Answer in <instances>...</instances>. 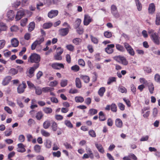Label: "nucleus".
<instances>
[{"label": "nucleus", "instance_id": "dca6fc26", "mask_svg": "<svg viewBox=\"0 0 160 160\" xmlns=\"http://www.w3.org/2000/svg\"><path fill=\"white\" fill-rule=\"evenodd\" d=\"M14 12L12 10H10L7 13V16L8 18L10 20H12L14 18Z\"/></svg>", "mask_w": 160, "mask_h": 160}, {"label": "nucleus", "instance_id": "58836bf2", "mask_svg": "<svg viewBox=\"0 0 160 160\" xmlns=\"http://www.w3.org/2000/svg\"><path fill=\"white\" fill-rule=\"evenodd\" d=\"M52 24L51 22H48L44 23L43 25V28L44 29H48L50 28Z\"/></svg>", "mask_w": 160, "mask_h": 160}, {"label": "nucleus", "instance_id": "79ce46f5", "mask_svg": "<svg viewBox=\"0 0 160 160\" xmlns=\"http://www.w3.org/2000/svg\"><path fill=\"white\" fill-rule=\"evenodd\" d=\"M98 112L97 110L92 108L90 109L89 111V113L90 115L92 116L97 114Z\"/></svg>", "mask_w": 160, "mask_h": 160}, {"label": "nucleus", "instance_id": "39448f33", "mask_svg": "<svg viewBox=\"0 0 160 160\" xmlns=\"http://www.w3.org/2000/svg\"><path fill=\"white\" fill-rule=\"evenodd\" d=\"M111 11L112 14L116 18L119 17L120 15L118 12L117 7L114 5H112L111 7Z\"/></svg>", "mask_w": 160, "mask_h": 160}, {"label": "nucleus", "instance_id": "ddd939ff", "mask_svg": "<svg viewBox=\"0 0 160 160\" xmlns=\"http://www.w3.org/2000/svg\"><path fill=\"white\" fill-rule=\"evenodd\" d=\"M18 148L17 149V151L18 152H23L26 151L25 148V146L22 143H20L18 144Z\"/></svg>", "mask_w": 160, "mask_h": 160}, {"label": "nucleus", "instance_id": "a19ab883", "mask_svg": "<svg viewBox=\"0 0 160 160\" xmlns=\"http://www.w3.org/2000/svg\"><path fill=\"white\" fill-rule=\"evenodd\" d=\"M34 149L36 152L39 153L41 151V147L38 145H36L34 147Z\"/></svg>", "mask_w": 160, "mask_h": 160}, {"label": "nucleus", "instance_id": "4468645a", "mask_svg": "<svg viewBox=\"0 0 160 160\" xmlns=\"http://www.w3.org/2000/svg\"><path fill=\"white\" fill-rule=\"evenodd\" d=\"M95 146L98 151L100 153H103L104 152V148L101 144L96 143H95Z\"/></svg>", "mask_w": 160, "mask_h": 160}, {"label": "nucleus", "instance_id": "5fc2aeb1", "mask_svg": "<svg viewBox=\"0 0 160 160\" xmlns=\"http://www.w3.org/2000/svg\"><path fill=\"white\" fill-rule=\"evenodd\" d=\"M140 82L141 83L146 85H148L150 83V82H148L145 79L143 78H140Z\"/></svg>", "mask_w": 160, "mask_h": 160}, {"label": "nucleus", "instance_id": "4d7b16f0", "mask_svg": "<svg viewBox=\"0 0 160 160\" xmlns=\"http://www.w3.org/2000/svg\"><path fill=\"white\" fill-rule=\"evenodd\" d=\"M44 38L43 37H42L40 38L35 41V42H36V43L38 45H39L44 41Z\"/></svg>", "mask_w": 160, "mask_h": 160}, {"label": "nucleus", "instance_id": "de8ad7c7", "mask_svg": "<svg viewBox=\"0 0 160 160\" xmlns=\"http://www.w3.org/2000/svg\"><path fill=\"white\" fill-rule=\"evenodd\" d=\"M51 141L49 140H47L44 145L46 147L48 148H50L51 147Z\"/></svg>", "mask_w": 160, "mask_h": 160}, {"label": "nucleus", "instance_id": "774afa93", "mask_svg": "<svg viewBox=\"0 0 160 160\" xmlns=\"http://www.w3.org/2000/svg\"><path fill=\"white\" fill-rule=\"evenodd\" d=\"M18 72V71L15 68H11L10 70V73L12 75H15Z\"/></svg>", "mask_w": 160, "mask_h": 160}, {"label": "nucleus", "instance_id": "680f3d73", "mask_svg": "<svg viewBox=\"0 0 160 160\" xmlns=\"http://www.w3.org/2000/svg\"><path fill=\"white\" fill-rule=\"evenodd\" d=\"M5 43L6 42L5 40H0V50L3 48Z\"/></svg>", "mask_w": 160, "mask_h": 160}, {"label": "nucleus", "instance_id": "9b49d317", "mask_svg": "<svg viewBox=\"0 0 160 160\" xmlns=\"http://www.w3.org/2000/svg\"><path fill=\"white\" fill-rule=\"evenodd\" d=\"M25 11L23 9H22L18 11L15 17L16 20H19L21 19L22 17L24 15Z\"/></svg>", "mask_w": 160, "mask_h": 160}, {"label": "nucleus", "instance_id": "ea45409f", "mask_svg": "<svg viewBox=\"0 0 160 160\" xmlns=\"http://www.w3.org/2000/svg\"><path fill=\"white\" fill-rule=\"evenodd\" d=\"M68 81L66 79H63L61 80L60 82L61 86L64 87L66 86L68 84Z\"/></svg>", "mask_w": 160, "mask_h": 160}, {"label": "nucleus", "instance_id": "8fccbe9b", "mask_svg": "<svg viewBox=\"0 0 160 160\" xmlns=\"http://www.w3.org/2000/svg\"><path fill=\"white\" fill-rule=\"evenodd\" d=\"M104 35L105 37L108 38H109L112 37V33L110 32L107 31L104 32Z\"/></svg>", "mask_w": 160, "mask_h": 160}, {"label": "nucleus", "instance_id": "f3484780", "mask_svg": "<svg viewBox=\"0 0 160 160\" xmlns=\"http://www.w3.org/2000/svg\"><path fill=\"white\" fill-rule=\"evenodd\" d=\"M35 71V70L33 68H32V67L30 68L28 70L27 72V76L29 78H32L33 76L34 75V73Z\"/></svg>", "mask_w": 160, "mask_h": 160}, {"label": "nucleus", "instance_id": "f03ea898", "mask_svg": "<svg viewBox=\"0 0 160 160\" xmlns=\"http://www.w3.org/2000/svg\"><path fill=\"white\" fill-rule=\"evenodd\" d=\"M41 57L40 56L36 53L32 54L29 57L28 61L31 63H38L40 61Z\"/></svg>", "mask_w": 160, "mask_h": 160}, {"label": "nucleus", "instance_id": "9d476101", "mask_svg": "<svg viewBox=\"0 0 160 160\" xmlns=\"http://www.w3.org/2000/svg\"><path fill=\"white\" fill-rule=\"evenodd\" d=\"M115 45L114 44H108L107 47L105 48V51L108 54H110L113 53V50L112 48H114Z\"/></svg>", "mask_w": 160, "mask_h": 160}, {"label": "nucleus", "instance_id": "864d4df0", "mask_svg": "<svg viewBox=\"0 0 160 160\" xmlns=\"http://www.w3.org/2000/svg\"><path fill=\"white\" fill-rule=\"evenodd\" d=\"M12 130L11 129H9L8 130H6L4 132L5 135L6 137L10 136L12 133Z\"/></svg>", "mask_w": 160, "mask_h": 160}, {"label": "nucleus", "instance_id": "f8f14e48", "mask_svg": "<svg viewBox=\"0 0 160 160\" xmlns=\"http://www.w3.org/2000/svg\"><path fill=\"white\" fill-rule=\"evenodd\" d=\"M52 67L55 69H60L61 68H64V66L62 63H53L52 65Z\"/></svg>", "mask_w": 160, "mask_h": 160}, {"label": "nucleus", "instance_id": "412c9836", "mask_svg": "<svg viewBox=\"0 0 160 160\" xmlns=\"http://www.w3.org/2000/svg\"><path fill=\"white\" fill-rule=\"evenodd\" d=\"M155 24L157 25H160V12H157L156 14Z\"/></svg>", "mask_w": 160, "mask_h": 160}, {"label": "nucleus", "instance_id": "4be33fe9", "mask_svg": "<svg viewBox=\"0 0 160 160\" xmlns=\"http://www.w3.org/2000/svg\"><path fill=\"white\" fill-rule=\"evenodd\" d=\"M116 48L117 50L121 52H124L125 51V49L124 47L119 44H116Z\"/></svg>", "mask_w": 160, "mask_h": 160}, {"label": "nucleus", "instance_id": "aec40b11", "mask_svg": "<svg viewBox=\"0 0 160 160\" xmlns=\"http://www.w3.org/2000/svg\"><path fill=\"white\" fill-rule=\"evenodd\" d=\"M115 125L119 128H121L122 126V121L119 118H117L115 120Z\"/></svg>", "mask_w": 160, "mask_h": 160}, {"label": "nucleus", "instance_id": "13d9d810", "mask_svg": "<svg viewBox=\"0 0 160 160\" xmlns=\"http://www.w3.org/2000/svg\"><path fill=\"white\" fill-rule=\"evenodd\" d=\"M154 80L157 82L160 83V76L158 74H155Z\"/></svg>", "mask_w": 160, "mask_h": 160}, {"label": "nucleus", "instance_id": "c85d7f7f", "mask_svg": "<svg viewBox=\"0 0 160 160\" xmlns=\"http://www.w3.org/2000/svg\"><path fill=\"white\" fill-rule=\"evenodd\" d=\"M106 89L104 87H102L101 88L98 92V94L99 95L102 97L103 96V94L105 92Z\"/></svg>", "mask_w": 160, "mask_h": 160}, {"label": "nucleus", "instance_id": "6e6552de", "mask_svg": "<svg viewBox=\"0 0 160 160\" xmlns=\"http://www.w3.org/2000/svg\"><path fill=\"white\" fill-rule=\"evenodd\" d=\"M58 13V11L56 10H52L48 13V17L51 18H53L57 16Z\"/></svg>", "mask_w": 160, "mask_h": 160}, {"label": "nucleus", "instance_id": "423d86ee", "mask_svg": "<svg viewBox=\"0 0 160 160\" xmlns=\"http://www.w3.org/2000/svg\"><path fill=\"white\" fill-rule=\"evenodd\" d=\"M93 21V19L89 15L85 14L84 15L83 24L84 25L87 26L91 22Z\"/></svg>", "mask_w": 160, "mask_h": 160}, {"label": "nucleus", "instance_id": "7c9ffc66", "mask_svg": "<svg viewBox=\"0 0 160 160\" xmlns=\"http://www.w3.org/2000/svg\"><path fill=\"white\" fill-rule=\"evenodd\" d=\"M99 120L101 121H104L106 120V118L102 111H100L99 113Z\"/></svg>", "mask_w": 160, "mask_h": 160}, {"label": "nucleus", "instance_id": "a18cd8bd", "mask_svg": "<svg viewBox=\"0 0 160 160\" xmlns=\"http://www.w3.org/2000/svg\"><path fill=\"white\" fill-rule=\"evenodd\" d=\"M50 125V122L48 121H46L43 123V127L44 128L47 129L48 128Z\"/></svg>", "mask_w": 160, "mask_h": 160}, {"label": "nucleus", "instance_id": "473e14b6", "mask_svg": "<svg viewBox=\"0 0 160 160\" xmlns=\"http://www.w3.org/2000/svg\"><path fill=\"white\" fill-rule=\"evenodd\" d=\"M35 27V23L34 22H30L29 25L28 30L29 31L31 32L32 31L34 28Z\"/></svg>", "mask_w": 160, "mask_h": 160}, {"label": "nucleus", "instance_id": "e2e57ef3", "mask_svg": "<svg viewBox=\"0 0 160 160\" xmlns=\"http://www.w3.org/2000/svg\"><path fill=\"white\" fill-rule=\"evenodd\" d=\"M58 84L57 81L55 80L51 82H50L49 85L51 87H55Z\"/></svg>", "mask_w": 160, "mask_h": 160}, {"label": "nucleus", "instance_id": "c9c22d12", "mask_svg": "<svg viewBox=\"0 0 160 160\" xmlns=\"http://www.w3.org/2000/svg\"><path fill=\"white\" fill-rule=\"evenodd\" d=\"M43 111L47 114L51 113L52 112V109L49 108L45 107L43 109Z\"/></svg>", "mask_w": 160, "mask_h": 160}, {"label": "nucleus", "instance_id": "37998d69", "mask_svg": "<svg viewBox=\"0 0 160 160\" xmlns=\"http://www.w3.org/2000/svg\"><path fill=\"white\" fill-rule=\"evenodd\" d=\"M111 109L113 112H116L117 111V106L115 103H112L111 104Z\"/></svg>", "mask_w": 160, "mask_h": 160}, {"label": "nucleus", "instance_id": "c03bdc74", "mask_svg": "<svg viewBox=\"0 0 160 160\" xmlns=\"http://www.w3.org/2000/svg\"><path fill=\"white\" fill-rule=\"evenodd\" d=\"M90 38L92 41L95 44H97L98 42V39L96 37H94L92 35L90 36Z\"/></svg>", "mask_w": 160, "mask_h": 160}, {"label": "nucleus", "instance_id": "393cba45", "mask_svg": "<svg viewBox=\"0 0 160 160\" xmlns=\"http://www.w3.org/2000/svg\"><path fill=\"white\" fill-rule=\"evenodd\" d=\"M11 42L12 46L14 47H17L19 44L18 41L15 38L12 39L11 41Z\"/></svg>", "mask_w": 160, "mask_h": 160}, {"label": "nucleus", "instance_id": "bb28decb", "mask_svg": "<svg viewBox=\"0 0 160 160\" xmlns=\"http://www.w3.org/2000/svg\"><path fill=\"white\" fill-rule=\"evenodd\" d=\"M54 90L53 88H50L49 87H45L43 88H42V92H51Z\"/></svg>", "mask_w": 160, "mask_h": 160}, {"label": "nucleus", "instance_id": "a211bd4d", "mask_svg": "<svg viewBox=\"0 0 160 160\" xmlns=\"http://www.w3.org/2000/svg\"><path fill=\"white\" fill-rule=\"evenodd\" d=\"M11 79V77L8 76L6 77L3 80L2 84L4 86L7 85Z\"/></svg>", "mask_w": 160, "mask_h": 160}, {"label": "nucleus", "instance_id": "09e8293b", "mask_svg": "<svg viewBox=\"0 0 160 160\" xmlns=\"http://www.w3.org/2000/svg\"><path fill=\"white\" fill-rule=\"evenodd\" d=\"M41 132L42 134L45 137H48L50 135L49 132L46 131L44 129H42Z\"/></svg>", "mask_w": 160, "mask_h": 160}, {"label": "nucleus", "instance_id": "cd10ccee", "mask_svg": "<svg viewBox=\"0 0 160 160\" xmlns=\"http://www.w3.org/2000/svg\"><path fill=\"white\" fill-rule=\"evenodd\" d=\"M80 77L85 83H88L89 81V78L87 76L81 75L80 76Z\"/></svg>", "mask_w": 160, "mask_h": 160}, {"label": "nucleus", "instance_id": "603ef678", "mask_svg": "<svg viewBox=\"0 0 160 160\" xmlns=\"http://www.w3.org/2000/svg\"><path fill=\"white\" fill-rule=\"evenodd\" d=\"M28 21L27 18H25L22 19L21 21L20 24L22 26L24 27L26 26Z\"/></svg>", "mask_w": 160, "mask_h": 160}, {"label": "nucleus", "instance_id": "6e6d98bb", "mask_svg": "<svg viewBox=\"0 0 160 160\" xmlns=\"http://www.w3.org/2000/svg\"><path fill=\"white\" fill-rule=\"evenodd\" d=\"M35 92L38 95H40L41 94L42 92V89L39 88H35Z\"/></svg>", "mask_w": 160, "mask_h": 160}, {"label": "nucleus", "instance_id": "bf43d9fd", "mask_svg": "<svg viewBox=\"0 0 160 160\" xmlns=\"http://www.w3.org/2000/svg\"><path fill=\"white\" fill-rule=\"evenodd\" d=\"M88 133L89 135L92 137H96V133L95 131L92 130L89 131Z\"/></svg>", "mask_w": 160, "mask_h": 160}, {"label": "nucleus", "instance_id": "a878e982", "mask_svg": "<svg viewBox=\"0 0 160 160\" xmlns=\"http://www.w3.org/2000/svg\"><path fill=\"white\" fill-rule=\"evenodd\" d=\"M135 2L137 9L139 11H141L142 9V5L139 0H135Z\"/></svg>", "mask_w": 160, "mask_h": 160}, {"label": "nucleus", "instance_id": "6ab92c4d", "mask_svg": "<svg viewBox=\"0 0 160 160\" xmlns=\"http://www.w3.org/2000/svg\"><path fill=\"white\" fill-rule=\"evenodd\" d=\"M86 150L87 154L89 155V158L91 159H93L94 158V155L91 149L90 148L87 147L86 148Z\"/></svg>", "mask_w": 160, "mask_h": 160}, {"label": "nucleus", "instance_id": "c756f323", "mask_svg": "<svg viewBox=\"0 0 160 160\" xmlns=\"http://www.w3.org/2000/svg\"><path fill=\"white\" fill-rule=\"evenodd\" d=\"M148 85L149 91L151 94H152L153 93V91L154 89V85L152 83L150 82Z\"/></svg>", "mask_w": 160, "mask_h": 160}, {"label": "nucleus", "instance_id": "4c0bfd02", "mask_svg": "<svg viewBox=\"0 0 160 160\" xmlns=\"http://www.w3.org/2000/svg\"><path fill=\"white\" fill-rule=\"evenodd\" d=\"M65 124L68 127L70 128H73V125L70 122V121L68 120H66L64 121Z\"/></svg>", "mask_w": 160, "mask_h": 160}, {"label": "nucleus", "instance_id": "7ed1b4c3", "mask_svg": "<svg viewBox=\"0 0 160 160\" xmlns=\"http://www.w3.org/2000/svg\"><path fill=\"white\" fill-rule=\"evenodd\" d=\"M113 58L116 61L124 65H126L128 64V61L124 57L118 56L114 57Z\"/></svg>", "mask_w": 160, "mask_h": 160}, {"label": "nucleus", "instance_id": "f704fd0d", "mask_svg": "<svg viewBox=\"0 0 160 160\" xmlns=\"http://www.w3.org/2000/svg\"><path fill=\"white\" fill-rule=\"evenodd\" d=\"M116 81V78L115 77H110L108 79L107 84L110 85L112 83Z\"/></svg>", "mask_w": 160, "mask_h": 160}, {"label": "nucleus", "instance_id": "2f4dec72", "mask_svg": "<svg viewBox=\"0 0 160 160\" xmlns=\"http://www.w3.org/2000/svg\"><path fill=\"white\" fill-rule=\"evenodd\" d=\"M75 101L77 102H82L84 101V98L81 96H77L75 98Z\"/></svg>", "mask_w": 160, "mask_h": 160}, {"label": "nucleus", "instance_id": "5701e85b", "mask_svg": "<svg viewBox=\"0 0 160 160\" xmlns=\"http://www.w3.org/2000/svg\"><path fill=\"white\" fill-rule=\"evenodd\" d=\"M75 84L76 87L79 88L82 87V84L80 79L78 78H77L75 79Z\"/></svg>", "mask_w": 160, "mask_h": 160}, {"label": "nucleus", "instance_id": "0e129e2a", "mask_svg": "<svg viewBox=\"0 0 160 160\" xmlns=\"http://www.w3.org/2000/svg\"><path fill=\"white\" fill-rule=\"evenodd\" d=\"M81 22V20L79 18H78L76 21V28H78L80 26Z\"/></svg>", "mask_w": 160, "mask_h": 160}, {"label": "nucleus", "instance_id": "052dcab7", "mask_svg": "<svg viewBox=\"0 0 160 160\" xmlns=\"http://www.w3.org/2000/svg\"><path fill=\"white\" fill-rule=\"evenodd\" d=\"M66 48L68 50L72 51L74 50V46L72 44H69L66 46Z\"/></svg>", "mask_w": 160, "mask_h": 160}, {"label": "nucleus", "instance_id": "72a5a7b5", "mask_svg": "<svg viewBox=\"0 0 160 160\" xmlns=\"http://www.w3.org/2000/svg\"><path fill=\"white\" fill-rule=\"evenodd\" d=\"M43 116V114L41 111L38 112L36 114V118L38 120H40Z\"/></svg>", "mask_w": 160, "mask_h": 160}, {"label": "nucleus", "instance_id": "69168bd1", "mask_svg": "<svg viewBox=\"0 0 160 160\" xmlns=\"http://www.w3.org/2000/svg\"><path fill=\"white\" fill-rule=\"evenodd\" d=\"M77 32L79 34H82L83 33V29L82 28L78 27L77 28Z\"/></svg>", "mask_w": 160, "mask_h": 160}, {"label": "nucleus", "instance_id": "1a4fd4ad", "mask_svg": "<svg viewBox=\"0 0 160 160\" xmlns=\"http://www.w3.org/2000/svg\"><path fill=\"white\" fill-rule=\"evenodd\" d=\"M69 32L68 28H62L59 30V34L61 36H64L67 35Z\"/></svg>", "mask_w": 160, "mask_h": 160}, {"label": "nucleus", "instance_id": "e433bc0d", "mask_svg": "<svg viewBox=\"0 0 160 160\" xmlns=\"http://www.w3.org/2000/svg\"><path fill=\"white\" fill-rule=\"evenodd\" d=\"M57 125L55 122L53 121L52 123L51 127L53 131H56L57 130Z\"/></svg>", "mask_w": 160, "mask_h": 160}, {"label": "nucleus", "instance_id": "f257e3e1", "mask_svg": "<svg viewBox=\"0 0 160 160\" xmlns=\"http://www.w3.org/2000/svg\"><path fill=\"white\" fill-rule=\"evenodd\" d=\"M148 32L152 40L155 44L158 45L160 44V38L158 33L155 32L154 30L149 28L148 29Z\"/></svg>", "mask_w": 160, "mask_h": 160}, {"label": "nucleus", "instance_id": "338daca9", "mask_svg": "<svg viewBox=\"0 0 160 160\" xmlns=\"http://www.w3.org/2000/svg\"><path fill=\"white\" fill-rule=\"evenodd\" d=\"M18 140L20 142H23L25 139V137L23 135H20L19 136Z\"/></svg>", "mask_w": 160, "mask_h": 160}, {"label": "nucleus", "instance_id": "20e7f679", "mask_svg": "<svg viewBox=\"0 0 160 160\" xmlns=\"http://www.w3.org/2000/svg\"><path fill=\"white\" fill-rule=\"evenodd\" d=\"M124 47L127 50V52L131 56H133L135 53L133 49L128 43L125 42L123 44Z\"/></svg>", "mask_w": 160, "mask_h": 160}, {"label": "nucleus", "instance_id": "0eeeda50", "mask_svg": "<svg viewBox=\"0 0 160 160\" xmlns=\"http://www.w3.org/2000/svg\"><path fill=\"white\" fill-rule=\"evenodd\" d=\"M26 87V85L25 83L23 82L22 83L19 85L17 88L18 92L19 93H23Z\"/></svg>", "mask_w": 160, "mask_h": 160}, {"label": "nucleus", "instance_id": "b1692460", "mask_svg": "<svg viewBox=\"0 0 160 160\" xmlns=\"http://www.w3.org/2000/svg\"><path fill=\"white\" fill-rule=\"evenodd\" d=\"M82 41V39L80 38H76L72 40L73 43L76 45H79Z\"/></svg>", "mask_w": 160, "mask_h": 160}, {"label": "nucleus", "instance_id": "2eb2a0df", "mask_svg": "<svg viewBox=\"0 0 160 160\" xmlns=\"http://www.w3.org/2000/svg\"><path fill=\"white\" fill-rule=\"evenodd\" d=\"M149 13L151 14L153 13L155 10V6L153 3H150L149 6L148 8Z\"/></svg>", "mask_w": 160, "mask_h": 160}, {"label": "nucleus", "instance_id": "3c124183", "mask_svg": "<svg viewBox=\"0 0 160 160\" xmlns=\"http://www.w3.org/2000/svg\"><path fill=\"white\" fill-rule=\"evenodd\" d=\"M71 69L72 70L75 72L78 71L79 70V67L77 65H75L71 68Z\"/></svg>", "mask_w": 160, "mask_h": 160}, {"label": "nucleus", "instance_id": "49530a36", "mask_svg": "<svg viewBox=\"0 0 160 160\" xmlns=\"http://www.w3.org/2000/svg\"><path fill=\"white\" fill-rule=\"evenodd\" d=\"M118 90L120 92L122 93H126L127 92V90L126 88L122 86L119 87L118 88Z\"/></svg>", "mask_w": 160, "mask_h": 160}]
</instances>
